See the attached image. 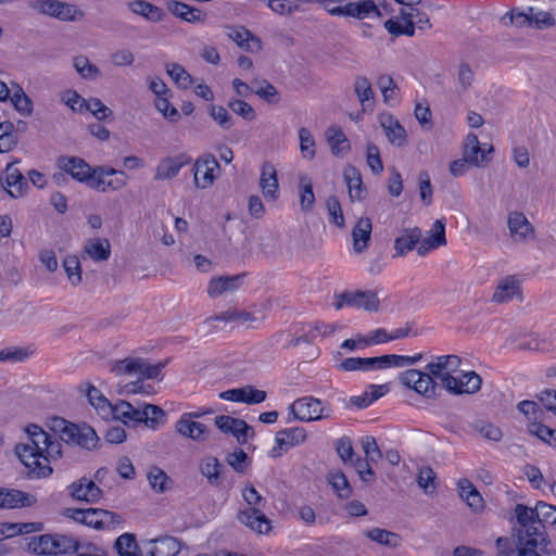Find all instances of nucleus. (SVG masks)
Here are the masks:
<instances>
[{
    "mask_svg": "<svg viewBox=\"0 0 556 556\" xmlns=\"http://www.w3.org/2000/svg\"><path fill=\"white\" fill-rule=\"evenodd\" d=\"M516 523L511 538L500 536L495 542L497 556H551L544 533L546 525L556 526V507L539 501L534 508L525 504L515 507Z\"/></svg>",
    "mask_w": 556,
    "mask_h": 556,
    "instance_id": "f257e3e1",
    "label": "nucleus"
},
{
    "mask_svg": "<svg viewBox=\"0 0 556 556\" xmlns=\"http://www.w3.org/2000/svg\"><path fill=\"white\" fill-rule=\"evenodd\" d=\"M435 366L437 362L433 361L427 364V372L418 369L405 370L400 375V382L428 399L437 397L441 389L455 391L456 377L445 369L438 370Z\"/></svg>",
    "mask_w": 556,
    "mask_h": 556,
    "instance_id": "f03ea898",
    "label": "nucleus"
},
{
    "mask_svg": "<svg viewBox=\"0 0 556 556\" xmlns=\"http://www.w3.org/2000/svg\"><path fill=\"white\" fill-rule=\"evenodd\" d=\"M25 432L28 442L16 444L14 448L15 454L29 470L28 476L30 478L49 477L53 469L50 465H43L40 458L43 456V447H46V444H48L52 437L35 424L28 425Z\"/></svg>",
    "mask_w": 556,
    "mask_h": 556,
    "instance_id": "7ed1b4c3",
    "label": "nucleus"
},
{
    "mask_svg": "<svg viewBox=\"0 0 556 556\" xmlns=\"http://www.w3.org/2000/svg\"><path fill=\"white\" fill-rule=\"evenodd\" d=\"M168 361L159 362L157 364L151 365L147 359L135 357L124 358L116 361L111 367V371L115 375H137L138 380L131 381L125 386L126 393L128 394H152L154 388L151 384H144L141 378L156 379L161 375L163 368L167 365Z\"/></svg>",
    "mask_w": 556,
    "mask_h": 556,
    "instance_id": "20e7f679",
    "label": "nucleus"
},
{
    "mask_svg": "<svg viewBox=\"0 0 556 556\" xmlns=\"http://www.w3.org/2000/svg\"><path fill=\"white\" fill-rule=\"evenodd\" d=\"M51 429L67 445L79 446L87 451H93L99 445L100 440L96 430L87 424L76 425L62 417H55Z\"/></svg>",
    "mask_w": 556,
    "mask_h": 556,
    "instance_id": "39448f33",
    "label": "nucleus"
},
{
    "mask_svg": "<svg viewBox=\"0 0 556 556\" xmlns=\"http://www.w3.org/2000/svg\"><path fill=\"white\" fill-rule=\"evenodd\" d=\"M242 497L249 505L248 508L239 510L237 519L257 533H267L270 530V520L263 508L266 500L256 491L253 485H247L242 491Z\"/></svg>",
    "mask_w": 556,
    "mask_h": 556,
    "instance_id": "423d86ee",
    "label": "nucleus"
},
{
    "mask_svg": "<svg viewBox=\"0 0 556 556\" xmlns=\"http://www.w3.org/2000/svg\"><path fill=\"white\" fill-rule=\"evenodd\" d=\"M64 516L97 530L114 528L122 521L116 513L101 508H66Z\"/></svg>",
    "mask_w": 556,
    "mask_h": 556,
    "instance_id": "0eeeda50",
    "label": "nucleus"
},
{
    "mask_svg": "<svg viewBox=\"0 0 556 556\" xmlns=\"http://www.w3.org/2000/svg\"><path fill=\"white\" fill-rule=\"evenodd\" d=\"M290 412L300 421H315L330 418L333 410L329 404L314 396H304L294 401Z\"/></svg>",
    "mask_w": 556,
    "mask_h": 556,
    "instance_id": "6e6552de",
    "label": "nucleus"
},
{
    "mask_svg": "<svg viewBox=\"0 0 556 556\" xmlns=\"http://www.w3.org/2000/svg\"><path fill=\"white\" fill-rule=\"evenodd\" d=\"M336 309H341L344 305L363 308L367 312H378L380 309V300L377 290H346L340 294H336Z\"/></svg>",
    "mask_w": 556,
    "mask_h": 556,
    "instance_id": "1a4fd4ad",
    "label": "nucleus"
},
{
    "mask_svg": "<svg viewBox=\"0 0 556 556\" xmlns=\"http://www.w3.org/2000/svg\"><path fill=\"white\" fill-rule=\"evenodd\" d=\"M29 8L64 22H73L84 17V12L78 10L76 5L60 0H34L29 2Z\"/></svg>",
    "mask_w": 556,
    "mask_h": 556,
    "instance_id": "9d476101",
    "label": "nucleus"
},
{
    "mask_svg": "<svg viewBox=\"0 0 556 556\" xmlns=\"http://www.w3.org/2000/svg\"><path fill=\"white\" fill-rule=\"evenodd\" d=\"M58 166L71 177L79 182L86 184L88 187L94 177V167L90 166L84 159L79 156L62 155L58 159Z\"/></svg>",
    "mask_w": 556,
    "mask_h": 556,
    "instance_id": "9b49d317",
    "label": "nucleus"
},
{
    "mask_svg": "<svg viewBox=\"0 0 556 556\" xmlns=\"http://www.w3.org/2000/svg\"><path fill=\"white\" fill-rule=\"evenodd\" d=\"M307 438L306 430L303 427H294L279 430L276 433V446L269 452L270 457H280L283 453L291 447L305 442Z\"/></svg>",
    "mask_w": 556,
    "mask_h": 556,
    "instance_id": "f8f14e48",
    "label": "nucleus"
},
{
    "mask_svg": "<svg viewBox=\"0 0 556 556\" xmlns=\"http://www.w3.org/2000/svg\"><path fill=\"white\" fill-rule=\"evenodd\" d=\"M331 15L336 16H351L357 20H364L370 15L381 17L379 8L372 0H363L358 2H349L344 5H338L333 9H328Z\"/></svg>",
    "mask_w": 556,
    "mask_h": 556,
    "instance_id": "ddd939ff",
    "label": "nucleus"
},
{
    "mask_svg": "<svg viewBox=\"0 0 556 556\" xmlns=\"http://www.w3.org/2000/svg\"><path fill=\"white\" fill-rule=\"evenodd\" d=\"M219 169V164L213 154H205L194 163V182L199 188H207L213 185L215 170Z\"/></svg>",
    "mask_w": 556,
    "mask_h": 556,
    "instance_id": "4468645a",
    "label": "nucleus"
},
{
    "mask_svg": "<svg viewBox=\"0 0 556 556\" xmlns=\"http://www.w3.org/2000/svg\"><path fill=\"white\" fill-rule=\"evenodd\" d=\"M67 489L70 495L76 501L97 503L102 497V490L93 480L87 477H83L77 481H74L67 486Z\"/></svg>",
    "mask_w": 556,
    "mask_h": 556,
    "instance_id": "2eb2a0df",
    "label": "nucleus"
},
{
    "mask_svg": "<svg viewBox=\"0 0 556 556\" xmlns=\"http://www.w3.org/2000/svg\"><path fill=\"white\" fill-rule=\"evenodd\" d=\"M191 157L186 153L162 159L156 166L154 180H169L175 178L179 174V170L185 165L191 163Z\"/></svg>",
    "mask_w": 556,
    "mask_h": 556,
    "instance_id": "dca6fc26",
    "label": "nucleus"
},
{
    "mask_svg": "<svg viewBox=\"0 0 556 556\" xmlns=\"http://www.w3.org/2000/svg\"><path fill=\"white\" fill-rule=\"evenodd\" d=\"M379 123L391 144L396 147L406 144L407 134L397 118L389 113H383L379 116Z\"/></svg>",
    "mask_w": 556,
    "mask_h": 556,
    "instance_id": "f3484780",
    "label": "nucleus"
},
{
    "mask_svg": "<svg viewBox=\"0 0 556 556\" xmlns=\"http://www.w3.org/2000/svg\"><path fill=\"white\" fill-rule=\"evenodd\" d=\"M493 152V147L489 146L488 149L481 148L478 137L475 134H469L466 137L464 157L469 161L470 165L483 166L490 160L488 154Z\"/></svg>",
    "mask_w": 556,
    "mask_h": 556,
    "instance_id": "a211bd4d",
    "label": "nucleus"
},
{
    "mask_svg": "<svg viewBox=\"0 0 556 556\" xmlns=\"http://www.w3.org/2000/svg\"><path fill=\"white\" fill-rule=\"evenodd\" d=\"M245 276L247 274L242 273L212 278L207 286V293L211 298H217L225 292H233L242 286Z\"/></svg>",
    "mask_w": 556,
    "mask_h": 556,
    "instance_id": "6ab92c4d",
    "label": "nucleus"
},
{
    "mask_svg": "<svg viewBox=\"0 0 556 556\" xmlns=\"http://www.w3.org/2000/svg\"><path fill=\"white\" fill-rule=\"evenodd\" d=\"M260 188L266 200L275 201L279 197L277 170L270 162H265L261 169Z\"/></svg>",
    "mask_w": 556,
    "mask_h": 556,
    "instance_id": "aec40b11",
    "label": "nucleus"
},
{
    "mask_svg": "<svg viewBox=\"0 0 556 556\" xmlns=\"http://www.w3.org/2000/svg\"><path fill=\"white\" fill-rule=\"evenodd\" d=\"M36 498L23 491L0 488V508L29 507L35 504Z\"/></svg>",
    "mask_w": 556,
    "mask_h": 556,
    "instance_id": "412c9836",
    "label": "nucleus"
},
{
    "mask_svg": "<svg viewBox=\"0 0 556 556\" xmlns=\"http://www.w3.org/2000/svg\"><path fill=\"white\" fill-rule=\"evenodd\" d=\"M417 247V253L421 256L429 251L438 249L446 244L445 224L442 219H437L430 230V235L426 237Z\"/></svg>",
    "mask_w": 556,
    "mask_h": 556,
    "instance_id": "4be33fe9",
    "label": "nucleus"
},
{
    "mask_svg": "<svg viewBox=\"0 0 556 556\" xmlns=\"http://www.w3.org/2000/svg\"><path fill=\"white\" fill-rule=\"evenodd\" d=\"M166 8L173 15L188 23H202L206 18L204 12L180 1L169 0L166 2Z\"/></svg>",
    "mask_w": 556,
    "mask_h": 556,
    "instance_id": "5701e85b",
    "label": "nucleus"
},
{
    "mask_svg": "<svg viewBox=\"0 0 556 556\" xmlns=\"http://www.w3.org/2000/svg\"><path fill=\"white\" fill-rule=\"evenodd\" d=\"M176 430L184 437L200 442L205 441L210 434V430L206 425L199 421L189 420L186 415H182L177 421Z\"/></svg>",
    "mask_w": 556,
    "mask_h": 556,
    "instance_id": "b1692460",
    "label": "nucleus"
},
{
    "mask_svg": "<svg viewBox=\"0 0 556 556\" xmlns=\"http://www.w3.org/2000/svg\"><path fill=\"white\" fill-rule=\"evenodd\" d=\"M508 228L516 241L527 240L534 233V228L523 213L511 212L508 215Z\"/></svg>",
    "mask_w": 556,
    "mask_h": 556,
    "instance_id": "393cba45",
    "label": "nucleus"
},
{
    "mask_svg": "<svg viewBox=\"0 0 556 556\" xmlns=\"http://www.w3.org/2000/svg\"><path fill=\"white\" fill-rule=\"evenodd\" d=\"M343 177L349 189L351 201L363 200L366 188L363 184L361 172L353 165H346L343 169Z\"/></svg>",
    "mask_w": 556,
    "mask_h": 556,
    "instance_id": "a878e982",
    "label": "nucleus"
},
{
    "mask_svg": "<svg viewBox=\"0 0 556 556\" xmlns=\"http://www.w3.org/2000/svg\"><path fill=\"white\" fill-rule=\"evenodd\" d=\"M372 230L370 218L361 217L352 230L353 249L356 253H362L368 248Z\"/></svg>",
    "mask_w": 556,
    "mask_h": 556,
    "instance_id": "bb28decb",
    "label": "nucleus"
},
{
    "mask_svg": "<svg viewBox=\"0 0 556 556\" xmlns=\"http://www.w3.org/2000/svg\"><path fill=\"white\" fill-rule=\"evenodd\" d=\"M338 368L343 371H370L377 368H382V359L381 356L348 357L338 364Z\"/></svg>",
    "mask_w": 556,
    "mask_h": 556,
    "instance_id": "cd10ccee",
    "label": "nucleus"
},
{
    "mask_svg": "<svg viewBox=\"0 0 556 556\" xmlns=\"http://www.w3.org/2000/svg\"><path fill=\"white\" fill-rule=\"evenodd\" d=\"M149 544L151 545L148 551L150 556H176L180 552V542L169 535L151 540Z\"/></svg>",
    "mask_w": 556,
    "mask_h": 556,
    "instance_id": "c85d7f7f",
    "label": "nucleus"
},
{
    "mask_svg": "<svg viewBox=\"0 0 556 556\" xmlns=\"http://www.w3.org/2000/svg\"><path fill=\"white\" fill-rule=\"evenodd\" d=\"M199 471L211 485L219 486L222 484L224 466L215 456L203 457L199 463Z\"/></svg>",
    "mask_w": 556,
    "mask_h": 556,
    "instance_id": "c756f323",
    "label": "nucleus"
},
{
    "mask_svg": "<svg viewBox=\"0 0 556 556\" xmlns=\"http://www.w3.org/2000/svg\"><path fill=\"white\" fill-rule=\"evenodd\" d=\"M520 293V285L515 276H507L497 285L492 301L496 303L509 302L514 295Z\"/></svg>",
    "mask_w": 556,
    "mask_h": 556,
    "instance_id": "7c9ffc66",
    "label": "nucleus"
},
{
    "mask_svg": "<svg viewBox=\"0 0 556 556\" xmlns=\"http://www.w3.org/2000/svg\"><path fill=\"white\" fill-rule=\"evenodd\" d=\"M421 235V229L418 227L405 229L403 235L394 241L396 256H404L407 252L413 251L419 243Z\"/></svg>",
    "mask_w": 556,
    "mask_h": 556,
    "instance_id": "2f4dec72",
    "label": "nucleus"
},
{
    "mask_svg": "<svg viewBox=\"0 0 556 556\" xmlns=\"http://www.w3.org/2000/svg\"><path fill=\"white\" fill-rule=\"evenodd\" d=\"M458 489L460 497L466 501L467 505L475 513L481 511L484 508L483 497L468 479L459 480Z\"/></svg>",
    "mask_w": 556,
    "mask_h": 556,
    "instance_id": "473e14b6",
    "label": "nucleus"
},
{
    "mask_svg": "<svg viewBox=\"0 0 556 556\" xmlns=\"http://www.w3.org/2000/svg\"><path fill=\"white\" fill-rule=\"evenodd\" d=\"M328 144L336 156H343L350 149V141L340 127L331 126L326 132Z\"/></svg>",
    "mask_w": 556,
    "mask_h": 556,
    "instance_id": "72a5a7b5",
    "label": "nucleus"
},
{
    "mask_svg": "<svg viewBox=\"0 0 556 556\" xmlns=\"http://www.w3.org/2000/svg\"><path fill=\"white\" fill-rule=\"evenodd\" d=\"M128 9L132 13L138 14L151 22H161L165 15L161 8L144 0H135L128 2Z\"/></svg>",
    "mask_w": 556,
    "mask_h": 556,
    "instance_id": "f704fd0d",
    "label": "nucleus"
},
{
    "mask_svg": "<svg viewBox=\"0 0 556 556\" xmlns=\"http://www.w3.org/2000/svg\"><path fill=\"white\" fill-rule=\"evenodd\" d=\"M17 161H15L16 163ZM5 184L10 188H15V191L8 190L12 198H18L24 194V189L28 187L27 181L23 174L14 167V162L9 163L5 167Z\"/></svg>",
    "mask_w": 556,
    "mask_h": 556,
    "instance_id": "c9c22d12",
    "label": "nucleus"
},
{
    "mask_svg": "<svg viewBox=\"0 0 556 556\" xmlns=\"http://www.w3.org/2000/svg\"><path fill=\"white\" fill-rule=\"evenodd\" d=\"M114 551L118 556H143L134 533L125 532L114 542Z\"/></svg>",
    "mask_w": 556,
    "mask_h": 556,
    "instance_id": "e433bc0d",
    "label": "nucleus"
},
{
    "mask_svg": "<svg viewBox=\"0 0 556 556\" xmlns=\"http://www.w3.org/2000/svg\"><path fill=\"white\" fill-rule=\"evenodd\" d=\"M228 36L237 42V45L250 52L260 51L262 49V41L255 37L251 31L241 27L230 28Z\"/></svg>",
    "mask_w": 556,
    "mask_h": 556,
    "instance_id": "4c0bfd02",
    "label": "nucleus"
},
{
    "mask_svg": "<svg viewBox=\"0 0 556 556\" xmlns=\"http://www.w3.org/2000/svg\"><path fill=\"white\" fill-rule=\"evenodd\" d=\"M327 481L340 498L348 500L352 496V485L341 470L330 471L327 476Z\"/></svg>",
    "mask_w": 556,
    "mask_h": 556,
    "instance_id": "58836bf2",
    "label": "nucleus"
},
{
    "mask_svg": "<svg viewBox=\"0 0 556 556\" xmlns=\"http://www.w3.org/2000/svg\"><path fill=\"white\" fill-rule=\"evenodd\" d=\"M253 93L268 104H278L280 102V94L277 88L267 79L254 80Z\"/></svg>",
    "mask_w": 556,
    "mask_h": 556,
    "instance_id": "ea45409f",
    "label": "nucleus"
},
{
    "mask_svg": "<svg viewBox=\"0 0 556 556\" xmlns=\"http://www.w3.org/2000/svg\"><path fill=\"white\" fill-rule=\"evenodd\" d=\"M364 534L371 541L391 548H395L401 544L399 534L381 528H372L366 530Z\"/></svg>",
    "mask_w": 556,
    "mask_h": 556,
    "instance_id": "a19ab883",
    "label": "nucleus"
},
{
    "mask_svg": "<svg viewBox=\"0 0 556 556\" xmlns=\"http://www.w3.org/2000/svg\"><path fill=\"white\" fill-rule=\"evenodd\" d=\"M52 540L54 543L52 545V549H54L52 555L74 553L79 549L80 542L73 535L54 533L52 534Z\"/></svg>",
    "mask_w": 556,
    "mask_h": 556,
    "instance_id": "79ce46f5",
    "label": "nucleus"
},
{
    "mask_svg": "<svg viewBox=\"0 0 556 556\" xmlns=\"http://www.w3.org/2000/svg\"><path fill=\"white\" fill-rule=\"evenodd\" d=\"M27 551L36 555H52V534H41L38 536H30L27 539Z\"/></svg>",
    "mask_w": 556,
    "mask_h": 556,
    "instance_id": "37998d69",
    "label": "nucleus"
},
{
    "mask_svg": "<svg viewBox=\"0 0 556 556\" xmlns=\"http://www.w3.org/2000/svg\"><path fill=\"white\" fill-rule=\"evenodd\" d=\"M528 432L556 448V429H552L542 422H530L528 424Z\"/></svg>",
    "mask_w": 556,
    "mask_h": 556,
    "instance_id": "c03bdc74",
    "label": "nucleus"
},
{
    "mask_svg": "<svg viewBox=\"0 0 556 556\" xmlns=\"http://www.w3.org/2000/svg\"><path fill=\"white\" fill-rule=\"evenodd\" d=\"M166 72L181 89H188L193 84L192 76L178 63L167 64Z\"/></svg>",
    "mask_w": 556,
    "mask_h": 556,
    "instance_id": "a18cd8bd",
    "label": "nucleus"
},
{
    "mask_svg": "<svg viewBox=\"0 0 556 556\" xmlns=\"http://www.w3.org/2000/svg\"><path fill=\"white\" fill-rule=\"evenodd\" d=\"M126 185H127V178H125V177H115L114 179L93 177L91 179L89 188L100 191V192H109V191L121 190Z\"/></svg>",
    "mask_w": 556,
    "mask_h": 556,
    "instance_id": "49530a36",
    "label": "nucleus"
},
{
    "mask_svg": "<svg viewBox=\"0 0 556 556\" xmlns=\"http://www.w3.org/2000/svg\"><path fill=\"white\" fill-rule=\"evenodd\" d=\"M86 253L94 261H106L111 255V247L108 240L94 239L85 247Z\"/></svg>",
    "mask_w": 556,
    "mask_h": 556,
    "instance_id": "de8ad7c7",
    "label": "nucleus"
},
{
    "mask_svg": "<svg viewBox=\"0 0 556 556\" xmlns=\"http://www.w3.org/2000/svg\"><path fill=\"white\" fill-rule=\"evenodd\" d=\"M384 28L394 37H400L403 35L413 37L417 27L415 26L414 20L406 23H401L396 18H389L384 22Z\"/></svg>",
    "mask_w": 556,
    "mask_h": 556,
    "instance_id": "09e8293b",
    "label": "nucleus"
},
{
    "mask_svg": "<svg viewBox=\"0 0 556 556\" xmlns=\"http://www.w3.org/2000/svg\"><path fill=\"white\" fill-rule=\"evenodd\" d=\"M350 465L355 469L359 479L366 484H372L376 481V473L369 464L368 458L356 456Z\"/></svg>",
    "mask_w": 556,
    "mask_h": 556,
    "instance_id": "8fccbe9b",
    "label": "nucleus"
},
{
    "mask_svg": "<svg viewBox=\"0 0 556 556\" xmlns=\"http://www.w3.org/2000/svg\"><path fill=\"white\" fill-rule=\"evenodd\" d=\"M354 90L364 109L371 104V101L374 100V91L367 77H356Z\"/></svg>",
    "mask_w": 556,
    "mask_h": 556,
    "instance_id": "3c124183",
    "label": "nucleus"
},
{
    "mask_svg": "<svg viewBox=\"0 0 556 556\" xmlns=\"http://www.w3.org/2000/svg\"><path fill=\"white\" fill-rule=\"evenodd\" d=\"M300 205L303 212H308L313 208L315 203V194L313 191L312 181L307 176L300 178Z\"/></svg>",
    "mask_w": 556,
    "mask_h": 556,
    "instance_id": "603ef678",
    "label": "nucleus"
},
{
    "mask_svg": "<svg viewBox=\"0 0 556 556\" xmlns=\"http://www.w3.org/2000/svg\"><path fill=\"white\" fill-rule=\"evenodd\" d=\"M80 106H85V110L91 112L98 121H105L113 115L112 110L98 98L83 101Z\"/></svg>",
    "mask_w": 556,
    "mask_h": 556,
    "instance_id": "864d4df0",
    "label": "nucleus"
},
{
    "mask_svg": "<svg viewBox=\"0 0 556 556\" xmlns=\"http://www.w3.org/2000/svg\"><path fill=\"white\" fill-rule=\"evenodd\" d=\"M63 268L73 286H77L81 281L80 262L76 255L66 256L63 260Z\"/></svg>",
    "mask_w": 556,
    "mask_h": 556,
    "instance_id": "5fc2aeb1",
    "label": "nucleus"
},
{
    "mask_svg": "<svg viewBox=\"0 0 556 556\" xmlns=\"http://www.w3.org/2000/svg\"><path fill=\"white\" fill-rule=\"evenodd\" d=\"M552 343L545 339H540L538 336H526L518 342L519 350H529L538 352H548Z\"/></svg>",
    "mask_w": 556,
    "mask_h": 556,
    "instance_id": "6e6d98bb",
    "label": "nucleus"
},
{
    "mask_svg": "<svg viewBox=\"0 0 556 556\" xmlns=\"http://www.w3.org/2000/svg\"><path fill=\"white\" fill-rule=\"evenodd\" d=\"M143 412H147V418L142 420L151 429H156L165 422V412L157 405L144 404Z\"/></svg>",
    "mask_w": 556,
    "mask_h": 556,
    "instance_id": "4d7b16f0",
    "label": "nucleus"
},
{
    "mask_svg": "<svg viewBox=\"0 0 556 556\" xmlns=\"http://www.w3.org/2000/svg\"><path fill=\"white\" fill-rule=\"evenodd\" d=\"M528 11L531 14V26H534L536 29H544L555 26L556 20L552 13L535 10L533 7H529Z\"/></svg>",
    "mask_w": 556,
    "mask_h": 556,
    "instance_id": "13d9d810",
    "label": "nucleus"
},
{
    "mask_svg": "<svg viewBox=\"0 0 556 556\" xmlns=\"http://www.w3.org/2000/svg\"><path fill=\"white\" fill-rule=\"evenodd\" d=\"M422 358V354L418 353L414 356H404L395 354L381 355L382 368L388 366L404 367L414 365Z\"/></svg>",
    "mask_w": 556,
    "mask_h": 556,
    "instance_id": "bf43d9fd",
    "label": "nucleus"
},
{
    "mask_svg": "<svg viewBox=\"0 0 556 556\" xmlns=\"http://www.w3.org/2000/svg\"><path fill=\"white\" fill-rule=\"evenodd\" d=\"M299 139H300V149L303 157L307 160H312L315 154V140L312 136V132L306 127H301L299 129Z\"/></svg>",
    "mask_w": 556,
    "mask_h": 556,
    "instance_id": "052dcab7",
    "label": "nucleus"
},
{
    "mask_svg": "<svg viewBox=\"0 0 556 556\" xmlns=\"http://www.w3.org/2000/svg\"><path fill=\"white\" fill-rule=\"evenodd\" d=\"M148 480L151 488L155 492L163 493L167 490V482L169 481V477L161 468L153 467L148 473Z\"/></svg>",
    "mask_w": 556,
    "mask_h": 556,
    "instance_id": "680f3d73",
    "label": "nucleus"
},
{
    "mask_svg": "<svg viewBox=\"0 0 556 556\" xmlns=\"http://www.w3.org/2000/svg\"><path fill=\"white\" fill-rule=\"evenodd\" d=\"M517 408L522 413L530 422H541L540 419L543 416V410L540 408L536 402L525 400L518 403Z\"/></svg>",
    "mask_w": 556,
    "mask_h": 556,
    "instance_id": "e2e57ef3",
    "label": "nucleus"
},
{
    "mask_svg": "<svg viewBox=\"0 0 556 556\" xmlns=\"http://www.w3.org/2000/svg\"><path fill=\"white\" fill-rule=\"evenodd\" d=\"M336 451L345 465L350 464L357 456L354 452L352 440L349 437H342L336 441Z\"/></svg>",
    "mask_w": 556,
    "mask_h": 556,
    "instance_id": "0e129e2a",
    "label": "nucleus"
},
{
    "mask_svg": "<svg viewBox=\"0 0 556 556\" xmlns=\"http://www.w3.org/2000/svg\"><path fill=\"white\" fill-rule=\"evenodd\" d=\"M11 101L21 114L29 116L33 113V102L22 88L13 93Z\"/></svg>",
    "mask_w": 556,
    "mask_h": 556,
    "instance_id": "69168bd1",
    "label": "nucleus"
},
{
    "mask_svg": "<svg viewBox=\"0 0 556 556\" xmlns=\"http://www.w3.org/2000/svg\"><path fill=\"white\" fill-rule=\"evenodd\" d=\"M30 352L22 346H11L0 350L1 362L21 363L24 362Z\"/></svg>",
    "mask_w": 556,
    "mask_h": 556,
    "instance_id": "338daca9",
    "label": "nucleus"
},
{
    "mask_svg": "<svg viewBox=\"0 0 556 556\" xmlns=\"http://www.w3.org/2000/svg\"><path fill=\"white\" fill-rule=\"evenodd\" d=\"M226 462L236 472L242 473L249 465V456L243 450L237 448L226 456Z\"/></svg>",
    "mask_w": 556,
    "mask_h": 556,
    "instance_id": "774afa93",
    "label": "nucleus"
}]
</instances>
